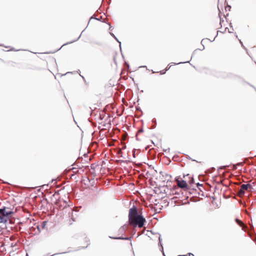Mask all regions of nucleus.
Instances as JSON below:
<instances>
[{"mask_svg": "<svg viewBox=\"0 0 256 256\" xmlns=\"http://www.w3.org/2000/svg\"><path fill=\"white\" fill-rule=\"evenodd\" d=\"M244 194V190L240 188V190L238 192V194L240 197L242 196Z\"/></svg>", "mask_w": 256, "mask_h": 256, "instance_id": "6", "label": "nucleus"}, {"mask_svg": "<svg viewBox=\"0 0 256 256\" xmlns=\"http://www.w3.org/2000/svg\"><path fill=\"white\" fill-rule=\"evenodd\" d=\"M176 182L177 183V185L178 187L184 189L188 190L189 189L187 184L186 183V180H184V178H178L176 180Z\"/></svg>", "mask_w": 256, "mask_h": 256, "instance_id": "3", "label": "nucleus"}, {"mask_svg": "<svg viewBox=\"0 0 256 256\" xmlns=\"http://www.w3.org/2000/svg\"><path fill=\"white\" fill-rule=\"evenodd\" d=\"M168 68H166V70H168Z\"/></svg>", "mask_w": 256, "mask_h": 256, "instance_id": "9", "label": "nucleus"}, {"mask_svg": "<svg viewBox=\"0 0 256 256\" xmlns=\"http://www.w3.org/2000/svg\"><path fill=\"white\" fill-rule=\"evenodd\" d=\"M236 222L241 227L244 228L245 226L244 223L241 220L238 218L236 219Z\"/></svg>", "mask_w": 256, "mask_h": 256, "instance_id": "7", "label": "nucleus"}, {"mask_svg": "<svg viewBox=\"0 0 256 256\" xmlns=\"http://www.w3.org/2000/svg\"><path fill=\"white\" fill-rule=\"evenodd\" d=\"M240 188L244 190L250 191L252 190V186L250 184H242L241 185Z\"/></svg>", "mask_w": 256, "mask_h": 256, "instance_id": "5", "label": "nucleus"}, {"mask_svg": "<svg viewBox=\"0 0 256 256\" xmlns=\"http://www.w3.org/2000/svg\"><path fill=\"white\" fill-rule=\"evenodd\" d=\"M13 214V212L10 210L8 208L6 207L0 209V220H2L5 216H8Z\"/></svg>", "mask_w": 256, "mask_h": 256, "instance_id": "2", "label": "nucleus"}, {"mask_svg": "<svg viewBox=\"0 0 256 256\" xmlns=\"http://www.w3.org/2000/svg\"><path fill=\"white\" fill-rule=\"evenodd\" d=\"M165 72H161V74H164Z\"/></svg>", "mask_w": 256, "mask_h": 256, "instance_id": "8", "label": "nucleus"}, {"mask_svg": "<svg viewBox=\"0 0 256 256\" xmlns=\"http://www.w3.org/2000/svg\"><path fill=\"white\" fill-rule=\"evenodd\" d=\"M64 203L66 205V202H64Z\"/></svg>", "mask_w": 256, "mask_h": 256, "instance_id": "11", "label": "nucleus"}, {"mask_svg": "<svg viewBox=\"0 0 256 256\" xmlns=\"http://www.w3.org/2000/svg\"><path fill=\"white\" fill-rule=\"evenodd\" d=\"M58 202H56V205H58Z\"/></svg>", "mask_w": 256, "mask_h": 256, "instance_id": "10", "label": "nucleus"}, {"mask_svg": "<svg viewBox=\"0 0 256 256\" xmlns=\"http://www.w3.org/2000/svg\"><path fill=\"white\" fill-rule=\"evenodd\" d=\"M128 222L130 224L141 228L144 226L146 221L142 216L138 214L136 208L134 207L129 210Z\"/></svg>", "mask_w": 256, "mask_h": 256, "instance_id": "1", "label": "nucleus"}, {"mask_svg": "<svg viewBox=\"0 0 256 256\" xmlns=\"http://www.w3.org/2000/svg\"><path fill=\"white\" fill-rule=\"evenodd\" d=\"M184 178L186 180V183L187 184L189 189L192 187V186L194 184V180L192 177L189 174L184 176Z\"/></svg>", "mask_w": 256, "mask_h": 256, "instance_id": "4", "label": "nucleus"}]
</instances>
